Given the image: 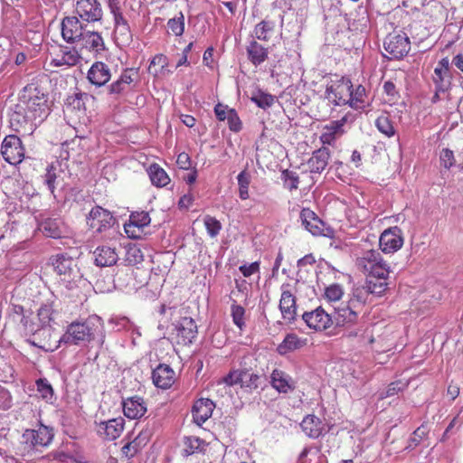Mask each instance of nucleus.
Listing matches in <instances>:
<instances>
[{
    "label": "nucleus",
    "instance_id": "obj_7",
    "mask_svg": "<svg viewBox=\"0 0 463 463\" xmlns=\"http://www.w3.org/2000/svg\"><path fill=\"white\" fill-rule=\"evenodd\" d=\"M1 153L6 162L16 165L24 156V148L21 139L15 135L6 136L2 143Z\"/></svg>",
    "mask_w": 463,
    "mask_h": 463
},
{
    "label": "nucleus",
    "instance_id": "obj_43",
    "mask_svg": "<svg viewBox=\"0 0 463 463\" xmlns=\"http://www.w3.org/2000/svg\"><path fill=\"white\" fill-rule=\"evenodd\" d=\"M37 391L41 397L49 403L55 400L54 392L47 379H39L36 381Z\"/></svg>",
    "mask_w": 463,
    "mask_h": 463
},
{
    "label": "nucleus",
    "instance_id": "obj_63",
    "mask_svg": "<svg viewBox=\"0 0 463 463\" xmlns=\"http://www.w3.org/2000/svg\"><path fill=\"white\" fill-rule=\"evenodd\" d=\"M240 271L242 273L244 277H250L252 274L256 273L260 269V262L254 261L250 264H244L240 266Z\"/></svg>",
    "mask_w": 463,
    "mask_h": 463
},
{
    "label": "nucleus",
    "instance_id": "obj_24",
    "mask_svg": "<svg viewBox=\"0 0 463 463\" xmlns=\"http://www.w3.org/2000/svg\"><path fill=\"white\" fill-rule=\"evenodd\" d=\"M330 151L327 147H321L313 152L307 160V165L310 173L321 174L328 165Z\"/></svg>",
    "mask_w": 463,
    "mask_h": 463
},
{
    "label": "nucleus",
    "instance_id": "obj_2",
    "mask_svg": "<svg viewBox=\"0 0 463 463\" xmlns=\"http://www.w3.org/2000/svg\"><path fill=\"white\" fill-rule=\"evenodd\" d=\"M21 104L18 108L28 113V118L42 122L48 115L47 94L37 83H30L24 88Z\"/></svg>",
    "mask_w": 463,
    "mask_h": 463
},
{
    "label": "nucleus",
    "instance_id": "obj_59",
    "mask_svg": "<svg viewBox=\"0 0 463 463\" xmlns=\"http://www.w3.org/2000/svg\"><path fill=\"white\" fill-rule=\"evenodd\" d=\"M283 175L285 176V184L289 190L298 188L299 180L296 173L286 170L283 172Z\"/></svg>",
    "mask_w": 463,
    "mask_h": 463
},
{
    "label": "nucleus",
    "instance_id": "obj_57",
    "mask_svg": "<svg viewBox=\"0 0 463 463\" xmlns=\"http://www.w3.org/2000/svg\"><path fill=\"white\" fill-rule=\"evenodd\" d=\"M226 119L232 131L239 132L241 129V121L234 109L228 110Z\"/></svg>",
    "mask_w": 463,
    "mask_h": 463
},
{
    "label": "nucleus",
    "instance_id": "obj_40",
    "mask_svg": "<svg viewBox=\"0 0 463 463\" xmlns=\"http://www.w3.org/2000/svg\"><path fill=\"white\" fill-rule=\"evenodd\" d=\"M52 312L53 309L49 305H43L38 310L37 316L42 323V327L39 328V332H41L42 335H51V327L47 326V325L52 320Z\"/></svg>",
    "mask_w": 463,
    "mask_h": 463
},
{
    "label": "nucleus",
    "instance_id": "obj_55",
    "mask_svg": "<svg viewBox=\"0 0 463 463\" xmlns=\"http://www.w3.org/2000/svg\"><path fill=\"white\" fill-rule=\"evenodd\" d=\"M344 295L343 288L338 284H332L326 288L325 298L329 302H337Z\"/></svg>",
    "mask_w": 463,
    "mask_h": 463
},
{
    "label": "nucleus",
    "instance_id": "obj_11",
    "mask_svg": "<svg viewBox=\"0 0 463 463\" xmlns=\"http://www.w3.org/2000/svg\"><path fill=\"white\" fill-rule=\"evenodd\" d=\"M403 244L402 231L398 227L385 230L379 238V245L384 253L397 251Z\"/></svg>",
    "mask_w": 463,
    "mask_h": 463
},
{
    "label": "nucleus",
    "instance_id": "obj_14",
    "mask_svg": "<svg viewBox=\"0 0 463 463\" xmlns=\"http://www.w3.org/2000/svg\"><path fill=\"white\" fill-rule=\"evenodd\" d=\"M359 312L360 310L356 308V306H353L349 302L346 304L341 303L335 307L332 317L333 323L335 322L338 326L352 325L357 321Z\"/></svg>",
    "mask_w": 463,
    "mask_h": 463
},
{
    "label": "nucleus",
    "instance_id": "obj_6",
    "mask_svg": "<svg viewBox=\"0 0 463 463\" xmlns=\"http://www.w3.org/2000/svg\"><path fill=\"white\" fill-rule=\"evenodd\" d=\"M384 50L391 55L390 59H401L411 50V42L406 33H392L383 42Z\"/></svg>",
    "mask_w": 463,
    "mask_h": 463
},
{
    "label": "nucleus",
    "instance_id": "obj_45",
    "mask_svg": "<svg viewBox=\"0 0 463 463\" xmlns=\"http://www.w3.org/2000/svg\"><path fill=\"white\" fill-rule=\"evenodd\" d=\"M238 184H239V196L241 200H246L249 198V185L250 183V175L246 170L241 171L238 176Z\"/></svg>",
    "mask_w": 463,
    "mask_h": 463
},
{
    "label": "nucleus",
    "instance_id": "obj_32",
    "mask_svg": "<svg viewBox=\"0 0 463 463\" xmlns=\"http://www.w3.org/2000/svg\"><path fill=\"white\" fill-rule=\"evenodd\" d=\"M80 55L75 49H70L65 47L61 50V53L57 54L56 57L51 61V65L54 67L61 66H74L79 62Z\"/></svg>",
    "mask_w": 463,
    "mask_h": 463
},
{
    "label": "nucleus",
    "instance_id": "obj_23",
    "mask_svg": "<svg viewBox=\"0 0 463 463\" xmlns=\"http://www.w3.org/2000/svg\"><path fill=\"white\" fill-rule=\"evenodd\" d=\"M214 403L210 399H199L193 406V418L194 421L201 426L213 414Z\"/></svg>",
    "mask_w": 463,
    "mask_h": 463
},
{
    "label": "nucleus",
    "instance_id": "obj_35",
    "mask_svg": "<svg viewBox=\"0 0 463 463\" xmlns=\"http://www.w3.org/2000/svg\"><path fill=\"white\" fill-rule=\"evenodd\" d=\"M432 80L435 84V95L433 99L439 98V93H444L450 85L449 71L435 68L432 75Z\"/></svg>",
    "mask_w": 463,
    "mask_h": 463
},
{
    "label": "nucleus",
    "instance_id": "obj_41",
    "mask_svg": "<svg viewBox=\"0 0 463 463\" xmlns=\"http://www.w3.org/2000/svg\"><path fill=\"white\" fill-rule=\"evenodd\" d=\"M370 292L367 290L366 286L355 287L353 288L352 295L348 300V302L356 306V308L359 310L362 309L364 304L366 302Z\"/></svg>",
    "mask_w": 463,
    "mask_h": 463
},
{
    "label": "nucleus",
    "instance_id": "obj_39",
    "mask_svg": "<svg viewBox=\"0 0 463 463\" xmlns=\"http://www.w3.org/2000/svg\"><path fill=\"white\" fill-rule=\"evenodd\" d=\"M61 222L58 219H47L41 224V229L45 236L60 238L62 235Z\"/></svg>",
    "mask_w": 463,
    "mask_h": 463
},
{
    "label": "nucleus",
    "instance_id": "obj_52",
    "mask_svg": "<svg viewBox=\"0 0 463 463\" xmlns=\"http://www.w3.org/2000/svg\"><path fill=\"white\" fill-rule=\"evenodd\" d=\"M242 381L241 386L250 390L259 387L260 376L257 373L242 371Z\"/></svg>",
    "mask_w": 463,
    "mask_h": 463
},
{
    "label": "nucleus",
    "instance_id": "obj_22",
    "mask_svg": "<svg viewBox=\"0 0 463 463\" xmlns=\"http://www.w3.org/2000/svg\"><path fill=\"white\" fill-rule=\"evenodd\" d=\"M282 288L279 299V310L283 319L292 322L297 315L296 298L288 289H285L284 286Z\"/></svg>",
    "mask_w": 463,
    "mask_h": 463
},
{
    "label": "nucleus",
    "instance_id": "obj_46",
    "mask_svg": "<svg viewBox=\"0 0 463 463\" xmlns=\"http://www.w3.org/2000/svg\"><path fill=\"white\" fill-rule=\"evenodd\" d=\"M231 315L232 317L233 323L242 330L245 326V308L233 301L231 306Z\"/></svg>",
    "mask_w": 463,
    "mask_h": 463
},
{
    "label": "nucleus",
    "instance_id": "obj_10",
    "mask_svg": "<svg viewBox=\"0 0 463 463\" xmlns=\"http://www.w3.org/2000/svg\"><path fill=\"white\" fill-rule=\"evenodd\" d=\"M87 223L91 230L99 233L113 225L114 218L110 212L97 206L90 211Z\"/></svg>",
    "mask_w": 463,
    "mask_h": 463
},
{
    "label": "nucleus",
    "instance_id": "obj_50",
    "mask_svg": "<svg viewBox=\"0 0 463 463\" xmlns=\"http://www.w3.org/2000/svg\"><path fill=\"white\" fill-rule=\"evenodd\" d=\"M167 26L175 35H182L184 31V16L183 13L180 12L178 17L170 19L167 23Z\"/></svg>",
    "mask_w": 463,
    "mask_h": 463
},
{
    "label": "nucleus",
    "instance_id": "obj_34",
    "mask_svg": "<svg viewBox=\"0 0 463 463\" xmlns=\"http://www.w3.org/2000/svg\"><path fill=\"white\" fill-rule=\"evenodd\" d=\"M248 59L250 62L258 66L264 62L268 58V49L260 44L257 41L252 40L247 46Z\"/></svg>",
    "mask_w": 463,
    "mask_h": 463
},
{
    "label": "nucleus",
    "instance_id": "obj_38",
    "mask_svg": "<svg viewBox=\"0 0 463 463\" xmlns=\"http://www.w3.org/2000/svg\"><path fill=\"white\" fill-rule=\"evenodd\" d=\"M148 175L152 184L158 187L165 186L170 181L165 171L156 164L150 165Z\"/></svg>",
    "mask_w": 463,
    "mask_h": 463
},
{
    "label": "nucleus",
    "instance_id": "obj_51",
    "mask_svg": "<svg viewBox=\"0 0 463 463\" xmlns=\"http://www.w3.org/2000/svg\"><path fill=\"white\" fill-rule=\"evenodd\" d=\"M203 222L207 231V233L211 238L216 237L222 230L221 222L214 217L206 215L203 219Z\"/></svg>",
    "mask_w": 463,
    "mask_h": 463
},
{
    "label": "nucleus",
    "instance_id": "obj_49",
    "mask_svg": "<svg viewBox=\"0 0 463 463\" xmlns=\"http://www.w3.org/2000/svg\"><path fill=\"white\" fill-rule=\"evenodd\" d=\"M57 179H58V174H57V167L53 165H51L47 167L46 173L44 175V183L48 187V190L54 194L56 185H57Z\"/></svg>",
    "mask_w": 463,
    "mask_h": 463
},
{
    "label": "nucleus",
    "instance_id": "obj_29",
    "mask_svg": "<svg viewBox=\"0 0 463 463\" xmlns=\"http://www.w3.org/2000/svg\"><path fill=\"white\" fill-rule=\"evenodd\" d=\"M123 411L126 417L129 419H137L146 413V408L143 399L135 396L128 398L123 402Z\"/></svg>",
    "mask_w": 463,
    "mask_h": 463
},
{
    "label": "nucleus",
    "instance_id": "obj_16",
    "mask_svg": "<svg viewBox=\"0 0 463 463\" xmlns=\"http://www.w3.org/2000/svg\"><path fill=\"white\" fill-rule=\"evenodd\" d=\"M271 386L279 393H288L295 390L296 383L292 377L284 371L275 369L270 375Z\"/></svg>",
    "mask_w": 463,
    "mask_h": 463
},
{
    "label": "nucleus",
    "instance_id": "obj_12",
    "mask_svg": "<svg viewBox=\"0 0 463 463\" xmlns=\"http://www.w3.org/2000/svg\"><path fill=\"white\" fill-rule=\"evenodd\" d=\"M302 317L308 327L317 331L326 330L333 325L332 316L322 307H317L311 312H306Z\"/></svg>",
    "mask_w": 463,
    "mask_h": 463
},
{
    "label": "nucleus",
    "instance_id": "obj_4",
    "mask_svg": "<svg viewBox=\"0 0 463 463\" xmlns=\"http://www.w3.org/2000/svg\"><path fill=\"white\" fill-rule=\"evenodd\" d=\"M356 266L365 275L383 278L391 272L390 267L383 260L381 253L377 250H367L363 251L361 256L356 258Z\"/></svg>",
    "mask_w": 463,
    "mask_h": 463
},
{
    "label": "nucleus",
    "instance_id": "obj_8",
    "mask_svg": "<svg viewBox=\"0 0 463 463\" xmlns=\"http://www.w3.org/2000/svg\"><path fill=\"white\" fill-rule=\"evenodd\" d=\"M75 13L84 22L94 23L101 20L102 8L98 0H77Z\"/></svg>",
    "mask_w": 463,
    "mask_h": 463
},
{
    "label": "nucleus",
    "instance_id": "obj_3",
    "mask_svg": "<svg viewBox=\"0 0 463 463\" xmlns=\"http://www.w3.org/2000/svg\"><path fill=\"white\" fill-rule=\"evenodd\" d=\"M99 326V317H89L83 322H72L67 326L66 332L59 342L75 345L90 343L94 339Z\"/></svg>",
    "mask_w": 463,
    "mask_h": 463
},
{
    "label": "nucleus",
    "instance_id": "obj_26",
    "mask_svg": "<svg viewBox=\"0 0 463 463\" xmlns=\"http://www.w3.org/2000/svg\"><path fill=\"white\" fill-rule=\"evenodd\" d=\"M175 372L167 364H159L152 372L154 384L162 389L169 388L174 383Z\"/></svg>",
    "mask_w": 463,
    "mask_h": 463
},
{
    "label": "nucleus",
    "instance_id": "obj_25",
    "mask_svg": "<svg viewBox=\"0 0 463 463\" xmlns=\"http://www.w3.org/2000/svg\"><path fill=\"white\" fill-rule=\"evenodd\" d=\"M16 109L17 110L10 118L11 128L16 132L26 133L27 131H32L33 126L36 125L37 120L28 118V113L18 108V106Z\"/></svg>",
    "mask_w": 463,
    "mask_h": 463
},
{
    "label": "nucleus",
    "instance_id": "obj_58",
    "mask_svg": "<svg viewBox=\"0 0 463 463\" xmlns=\"http://www.w3.org/2000/svg\"><path fill=\"white\" fill-rule=\"evenodd\" d=\"M242 371H232L225 377H223L218 383H225L229 386H232L234 384H241L242 381Z\"/></svg>",
    "mask_w": 463,
    "mask_h": 463
},
{
    "label": "nucleus",
    "instance_id": "obj_47",
    "mask_svg": "<svg viewBox=\"0 0 463 463\" xmlns=\"http://www.w3.org/2000/svg\"><path fill=\"white\" fill-rule=\"evenodd\" d=\"M375 125L378 130L388 137H391L395 134L394 128L388 116L382 115L378 117L375 121Z\"/></svg>",
    "mask_w": 463,
    "mask_h": 463
},
{
    "label": "nucleus",
    "instance_id": "obj_53",
    "mask_svg": "<svg viewBox=\"0 0 463 463\" xmlns=\"http://www.w3.org/2000/svg\"><path fill=\"white\" fill-rule=\"evenodd\" d=\"M203 441L197 437H185L184 439V451L185 455H192L198 451Z\"/></svg>",
    "mask_w": 463,
    "mask_h": 463
},
{
    "label": "nucleus",
    "instance_id": "obj_19",
    "mask_svg": "<svg viewBox=\"0 0 463 463\" xmlns=\"http://www.w3.org/2000/svg\"><path fill=\"white\" fill-rule=\"evenodd\" d=\"M302 225L315 236L324 235L325 223L317 215L308 208L302 209L300 213Z\"/></svg>",
    "mask_w": 463,
    "mask_h": 463
},
{
    "label": "nucleus",
    "instance_id": "obj_27",
    "mask_svg": "<svg viewBox=\"0 0 463 463\" xmlns=\"http://www.w3.org/2000/svg\"><path fill=\"white\" fill-rule=\"evenodd\" d=\"M94 261L99 267H110L117 263L118 254L114 248L109 246L98 247L94 252Z\"/></svg>",
    "mask_w": 463,
    "mask_h": 463
},
{
    "label": "nucleus",
    "instance_id": "obj_17",
    "mask_svg": "<svg viewBox=\"0 0 463 463\" xmlns=\"http://www.w3.org/2000/svg\"><path fill=\"white\" fill-rule=\"evenodd\" d=\"M124 429V419L115 418L108 421H101L98 425L97 431L99 436L109 440L118 438Z\"/></svg>",
    "mask_w": 463,
    "mask_h": 463
},
{
    "label": "nucleus",
    "instance_id": "obj_62",
    "mask_svg": "<svg viewBox=\"0 0 463 463\" xmlns=\"http://www.w3.org/2000/svg\"><path fill=\"white\" fill-rule=\"evenodd\" d=\"M405 387L401 382H394L389 384L388 388L385 391L384 394H381V398L390 397L397 394L399 392L402 391Z\"/></svg>",
    "mask_w": 463,
    "mask_h": 463
},
{
    "label": "nucleus",
    "instance_id": "obj_36",
    "mask_svg": "<svg viewBox=\"0 0 463 463\" xmlns=\"http://www.w3.org/2000/svg\"><path fill=\"white\" fill-rule=\"evenodd\" d=\"M388 276H383V278H376L374 276L367 275V279L365 282V286L370 294H373L376 296H382L388 288Z\"/></svg>",
    "mask_w": 463,
    "mask_h": 463
},
{
    "label": "nucleus",
    "instance_id": "obj_60",
    "mask_svg": "<svg viewBox=\"0 0 463 463\" xmlns=\"http://www.w3.org/2000/svg\"><path fill=\"white\" fill-rule=\"evenodd\" d=\"M12 406V396L8 390L0 386V410H8Z\"/></svg>",
    "mask_w": 463,
    "mask_h": 463
},
{
    "label": "nucleus",
    "instance_id": "obj_31",
    "mask_svg": "<svg viewBox=\"0 0 463 463\" xmlns=\"http://www.w3.org/2000/svg\"><path fill=\"white\" fill-rule=\"evenodd\" d=\"M300 426L305 434L311 439L318 438L324 430L323 422L315 415L306 416Z\"/></svg>",
    "mask_w": 463,
    "mask_h": 463
},
{
    "label": "nucleus",
    "instance_id": "obj_1",
    "mask_svg": "<svg viewBox=\"0 0 463 463\" xmlns=\"http://www.w3.org/2000/svg\"><path fill=\"white\" fill-rule=\"evenodd\" d=\"M50 263L59 278L60 285L66 289L73 290L86 283L78 261L68 254L53 255L50 258Z\"/></svg>",
    "mask_w": 463,
    "mask_h": 463
},
{
    "label": "nucleus",
    "instance_id": "obj_64",
    "mask_svg": "<svg viewBox=\"0 0 463 463\" xmlns=\"http://www.w3.org/2000/svg\"><path fill=\"white\" fill-rule=\"evenodd\" d=\"M111 324H115L117 330L128 329L131 326L129 319L126 317L110 319Z\"/></svg>",
    "mask_w": 463,
    "mask_h": 463
},
{
    "label": "nucleus",
    "instance_id": "obj_13",
    "mask_svg": "<svg viewBox=\"0 0 463 463\" xmlns=\"http://www.w3.org/2000/svg\"><path fill=\"white\" fill-rule=\"evenodd\" d=\"M86 30L78 16H66L61 22V35L67 43H78Z\"/></svg>",
    "mask_w": 463,
    "mask_h": 463
},
{
    "label": "nucleus",
    "instance_id": "obj_48",
    "mask_svg": "<svg viewBox=\"0 0 463 463\" xmlns=\"http://www.w3.org/2000/svg\"><path fill=\"white\" fill-rule=\"evenodd\" d=\"M428 429L422 424L417 428L409 439L406 449H413L427 437Z\"/></svg>",
    "mask_w": 463,
    "mask_h": 463
},
{
    "label": "nucleus",
    "instance_id": "obj_42",
    "mask_svg": "<svg viewBox=\"0 0 463 463\" xmlns=\"http://www.w3.org/2000/svg\"><path fill=\"white\" fill-rule=\"evenodd\" d=\"M148 440V435L140 433L134 440L127 443L123 448V453L127 457H133L137 451L146 444Z\"/></svg>",
    "mask_w": 463,
    "mask_h": 463
},
{
    "label": "nucleus",
    "instance_id": "obj_9",
    "mask_svg": "<svg viewBox=\"0 0 463 463\" xmlns=\"http://www.w3.org/2000/svg\"><path fill=\"white\" fill-rule=\"evenodd\" d=\"M22 438L32 448L46 447L52 440L53 432L52 429L40 424L35 430H26Z\"/></svg>",
    "mask_w": 463,
    "mask_h": 463
},
{
    "label": "nucleus",
    "instance_id": "obj_15",
    "mask_svg": "<svg viewBox=\"0 0 463 463\" xmlns=\"http://www.w3.org/2000/svg\"><path fill=\"white\" fill-rule=\"evenodd\" d=\"M137 78V71L135 69H126L120 77L113 81L108 88L110 95H121L128 92L131 88V84Z\"/></svg>",
    "mask_w": 463,
    "mask_h": 463
},
{
    "label": "nucleus",
    "instance_id": "obj_37",
    "mask_svg": "<svg viewBox=\"0 0 463 463\" xmlns=\"http://www.w3.org/2000/svg\"><path fill=\"white\" fill-rule=\"evenodd\" d=\"M274 29L275 23L273 21L262 20L255 25L253 34L258 40L268 42Z\"/></svg>",
    "mask_w": 463,
    "mask_h": 463
},
{
    "label": "nucleus",
    "instance_id": "obj_18",
    "mask_svg": "<svg viewBox=\"0 0 463 463\" xmlns=\"http://www.w3.org/2000/svg\"><path fill=\"white\" fill-rule=\"evenodd\" d=\"M177 336L183 345H186L193 342L197 335V326L191 317H182L176 324Z\"/></svg>",
    "mask_w": 463,
    "mask_h": 463
},
{
    "label": "nucleus",
    "instance_id": "obj_28",
    "mask_svg": "<svg viewBox=\"0 0 463 463\" xmlns=\"http://www.w3.org/2000/svg\"><path fill=\"white\" fill-rule=\"evenodd\" d=\"M78 43L90 52H100L105 50L104 40L97 32L86 30Z\"/></svg>",
    "mask_w": 463,
    "mask_h": 463
},
{
    "label": "nucleus",
    "instance_id": "obj_56",
    "mask_svg": "<svg viewBox=\"0 0 463 463\" xmlns=\"http://www.w3.org/2000/svg\"><path fill=\"white\" fill-rule=\"evenodd\" d=\"M440 165L445 169H450L456 164L454 152L449 148H443L439 154Z\"/></svg>",
    "mask_w": 463,
    "mask_h": 463
},
{
    "label": "nucleus",
    "instance_id": "obj_30",
    "mask_svg": "<svg viewBox=\"0 0 463 463\" xmlns=\"http://www.w3.org/2000/svg\"><path fill=\"white\" fill-rule=\"evenodd\" d=\"M369 98L366 93L365 88L362 85L356 86L355 89H351V95L348 97L346 104L355 110H364L369 106Z\"/></svg>",
    "mask_w": 463,
    "mask_h": 463
},
{
    "label": "nucleus",
    "instance_id": "obj_5",
    "mask_svg": "<svg viewBox=\"0 0 463 463\" xmlns=\"http://www.w3.org/2000/svg\"><path fill=\"white\" fill-rule=\"evenodd\" d=\"M352 88L353 84L348 78L342 77L332 80L326 86V98L336 106L346 105Z\"/></svg>",
    "mask_w": 463,
    "mask_h": 463
},
{
    "label": "nucleus",
    "instance_id": "obj_61",
    "mask_svg": "<svg viewBox=\"0 0 463 463\" xmlns=\"http://www.w3.org/2000/svg\"><path fill=\"white\" fill-rule=\"evenodd\" d=\"M19 320L20 323L23 325L26 334L32 333L34 336L37 335H42L41 332H39V329L35 328L34 324L31 322L27 317L22 316V317H20Z\"/></svg>",
    "mask_w": 463,
    "mask_h": 463
},
{
    "label": "nucleus",
    "instance_id": "obj_20",
    "mask_svg": "<svg viewBox=\"0 0 463 463\" xmlns=\"http://www.w3.org/2000/svg\"><path fill=\"white\" fill-rule=\"evenodd\" d=\"M111 78L110 69L107 64L97 61L91 65L88 71V79L91 84L98 87L104 86Z\"/></svg>",
    "mask_w": 463,
    "mask_h": 463
},
{
    "label": "nucleus",
    "instance_id": "obj_54",
    "mask_svg": "<svg viewBox=\"0 0 463 463\" xmlns=\"http://www.w3.org/2000/svg\"><path fill=\"white\" fill-rule=\"evenodd\" d=\"M251 100L261 109H268L274 103V97L270 94L264 92H258L256 95L251 97Z\"/></svg>",
    "mask_w": 463,
    "mask_h": 463
},
{
    "label": "nucleus",
    "instance_id": "obj_44",
    "mask_svg": "<svg viewBox=\"0 0 463 463\" xmlns=\"http://www.w3.org/2000/svg\"><path fill=\"white\" fill-rule=\"evenodd\" d=\"M94 98L88 93L85 92H77L73 95H71L67 98V104L72 107L74 109H85V103L89 99H93Z\"/></svg>",
    "mask_w": 463,
    "mask_h": 463
},
{
    "label": "nucleus",
    "instance_id": "obj_21",
    "mask_svg": "<svg viewBox=\"0 0 463 463\" xmlns=\"http://www.w3.org/2000/svg\"><path fill=\"white\" fill-rule=\"evenodd\" d=\"M150 222L151 219L147 213H133L129 217L128 223L124 226L125 232L128 237L137 238L139 237V234L137 233L136 229H137V232H141L144 227L150 223Z\"/></svg>",
    "mask_w": 463,
    "mask_h": 463
},
{
    "label": "nucleus",
    "instance_id": "obj_33",
    "mask_svg": "<svg viewBox=\"0 0 463 463\" xmlns=\"http://www.w3.org/2000/svg\"><path fill=\"white\" fill-rule=\"evenodd\" d=\"M307 340L298 337L295 334H288L284 340L278 345L277 351L281 355L294 352L302 348L306 345Z\"/></svg>",
    "mask_w": 463,
    "mask_h": 463
}]
</instances>
